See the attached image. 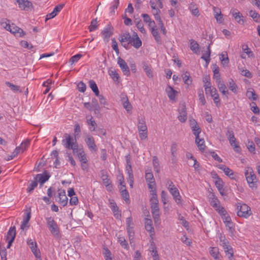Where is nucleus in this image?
Masks as SVG:
<instances>
[{
    "mask_svg": "<svg viewBox=\"0 0 260 260\" xmlns=\"http://www.w3.org/2000/svg\"><path fill=\"white\" fill-rule=\"evenodd\" d=\"M117 63L123 74L127 77L131 75L130 70L125 61L119 57L118 58Z\"/></svg>",
    "mask_w": 260,
    "mask_h": 260,
    "instance_id": "obj_12",
    "label": "nucleus"
},
{
    "mask_svg": "<svg viewBox=\"0 0 260 260\" xmlns=\"http://www.w3.org/2000/svg\"><path fill=\"white\" fill-rule=\"evenodd\" d=\"M46 220L51 234L54 236H58L59 235V229L54 219L52 217H47Z\"/></svg>",
    "mask_w": 260,
    "mask_h": 260,
    "instance_id": "obj_8",
    "label": "nucleus"
},
{
    "mask_svg": "<svg viewBox=\"0 0 260 260\" xmlns=\"http://www.w3.org/2000/svg\"><path fill=\"white\" fill-rule=\"evenodd\" d=\"M213 79L215 80L216 82L221 80L220 75L219 73V69L218 67L215 66L213 69Z\"/></svg>",
    "mask_w": 260,
    "mask_h": 260,
    "instance_id": "obj_49",
    "label": "nucleus"
},
{
    "mask_svg": "<svg viewBox=\"0 0 260 260\" xmlns=\"http://www.w3.org/2000/svg\"><path fill=\"white\" fill-rule=\"evenodd\" d=\"M136 26L138 28V29L142 33L145 34L146 32V30L144 28L143 24L141 21V20L139 19L138 21H136Z\"/></svg>",
    "mask_w": 260,
    "mask_h": 260,
    "instance_id": "obj_63",
    "label": "nucleus"
},
{
    "mask_svg": "<svg viewBox=\"0 0 260 260\" xmlns=\"http://www.w3.org/2000/svg\"><path fill=\"white\" fill-rule=\"evenodd\" d=\"M226 135L229 141L230 145L233 147L234 151L238 153L240 152L241 148L236 141V139L235 137L233 130L231 129H228L226 133Z\"/></svg>",
    "mask_w": 260,
    "mask_h": 260,
    "instance_id": "obj_5",
    "label": "nucleus"
},
{
    "mask_svg": "<svg viewBox=\"0 0 260 260\" xmlns=\"http://www.w3.org/2000/svg\"><path fill=\"white\" fill-rule=\"evenodd\" d=\"M182 78L183 80V82L187 86H189L192 83V78L190 75V73L186 71L182 75Z\"/></svg>",
    "mask_w": 260,
    "mask_h": 260,
    "instance_id": "obj_34",
    "label": "nucleus"
},
{
    "mask_svg": "<svg viewBox=\"0 0 260 260\" xmlns=\"http://www.w3.org/2000/svg\"><path fill=\"white\" fill-rule=\"evenodd\" d=\"M109 74L114 82H116L118 80L119 76L115 70H110L109 71Z\"/></svg>",
    "mask_w": 260,
    "mask_h": 260,
    "instance_id": "obj_56",
    "label": "nucleus"
},
{
    "mask_svg": "<svg viewBox=\"0 0 260 260\" xmlns=\"http://www.w3.org/2000/svg\"><path fill=\"white\" fill-rule=\"evenodd\" d=\"M244 175L249 186L252 189L256 188L257 179L252 168L249 167L245 168Z\"/></svg>",
    "mask_w": 260,
    "mask_h": 260,
    "instance_id": "obj_1",
    "label": "nucleus"
},
{
    "mask_svg": "<svg viewBox=\"0 0 260 260\" xmlns=\"http://www.w3.org/2000/svg\"><path fill=\"white\" fill-rule=\"evenodd\" d=\"M170 193L172 194L173 199L177 204L181 203V197L179 191L177 187H174L169 190Z\"/></svg>",
    "mask_w": 260,
    "mask_h": 260,
    "instance_id": "obj_22",
    "label": "nucleus"
},
{
    "mask_svg": "<svg viewBox=\"0 0 260 260\" xmlns=\"http://www.w3.org/2000/svg\"><path fill=\"white\" fill-rule=\"evenodd\" d=\"M237 215L240 217L248 218L252 214V212L250 207L246 204L239 203L237 205Z\"/></svg>",
    "mask_w": 260,
    "mask_h": 260,
    "instance_id": "obj_2",
    "label": "nucleus"
},
{
    "mask_svg": "<svg viewBox=\"0 0 260 260\" xmlns=\"http://www.w3.org/2000/svg\"><path fill=\"white\" fill-rule=\"evenodd\" d=\"M119 4V0H114L111 6L110 7V14L111 15H114L115 12V10L117 9V7Z\"/></svg>",
    "mask_w": 260,
    "mask_h": 260,
    "instance_id": "obj_48",
    "label": "nucleus"
},
{
    "mask_svg": "<svg viewBox=\"0 0 260 260\" xmlns=\"http://www.w3.org/2000/svg\"><path fill=\"white\" fill-rule=\"evenodd\" d=\"M218 168L223 171L226 175L233 178L234 172L231 169L223 165H219Z\"/></svg>",
    "mask_w": 260,
    "mask_h": 260,
    "instance_id": "obj_35",
    "label": "nucleus"
},
{
    "mask_svg": "<svg viewBox=\"0 0 260 260\" xmlns=\"http://www.w3.org/2000/svg\"><path fill=\"white\" fill-rule=\"evenodd\" d=\"M62 144L67 149H71L77 144L76 138H74L68 134H65L62 140Z\"/></svg>",
    "mask_w": 260,
    "mask_h": 260,
    "instance_id": "obj_7",
    "label": "nucleus"
},
{
    "mask_svg": "<svg viewBox=\"0 0 260 260\" xmlns=\"http://www.w3.org/2000/svg\"><path fill=\"white\" fill-rule=\"evenodd\" d=\"M151 32L157 43L158 44H161V38L159 34L157 28L153 27V28L151 29Z\"/></svg>",
    "mask_w": 260,
    "mask_h": 260,
    "instance_id": "obj_37",
    "label": "nucleus"
},
{
    "mask_svg": "<svg viewBox=\"0 0 260 260\" xmlns=\"http://www.w3.org/2000/svg\"><path fill=\"white\" fill-rule=\"evenodd\" d=\"M190 126L193 134L196 136V138L199 137V134L201 132V129L198 124L194 120L193 121H190Z\"/></svg>",
    "mask_w": 260,
    "mask_h": 260,
    "instance_id": "obj_29",
    "label": "nucleus"
},
{
    "mask_svg": "<svg viewBox=\"0 0 260 260\" xmlns=\"http://www.w3.org/2000/svg\"><path fill=\"white\" fill-rule=\"evenodd\" d=\"M215 184L219 191L222 194V191L223 190V181L221 179H218V180L215 181Z\"/></svg>",
    "mask_w": 260,
    "mask_h": 260,
    "instance_id": "obj_59",
    "label": "nucleus"
},
{
    "mask_svg": "<svg viewBox=\"0 0 260 260\" xmlns=\"http://www.w3.org/2000/svg\"><path fill=\"white\" fill-rule=\"evenodd\" d=\"M19 8L22 10L28 11L32 7V3L28 0H15Z\"/></svg>",
    "mask_w": 260,
    "mask_h": 260,
    "instance_id": "obj_16",
    "label": "nucleus"
},
{
    "mask_svg": "<svg viewBox=\"0 0 260 260\" xmlns=\"http://www.w3.org/2000/svg\"><path fill=\"white\" fill-rule=\"evenodd\" d=\"M102 34L104 39H108L112 35V33L110 27H106L102 31Z\"/></svg>",
    "mask_w": 260,
    "mask_h": 260,
    "instance_id": "obj_57",
    "label": "nucleus"
},
{
    "mask_svg": "<svg viewBox=\"0 0 260 260\" xmlns=\"http://www.w3.org/2000/svg\"><path fill=\"white\" fill-rule=\"evenodd\" d=\"M122 105H123V107L127 111V112H128L131 111V110L132 109V106L131 104H130V103L129 102L127 97L123 98L122 99Z\"/></svg>",
    "mask_w": 260,
    "mask_h": 260,
    "instance_id": "obj_44",
    "label": "nucleus"
},
{
    "mask_svg": "<svg viewBox=\"0 0 260 260\" xmlns=\"http://www.w3.org/2000/svg\"><path fill=\"white\" fill-rule=\"evenodd\" d=\"M190 48L194 53L197 54L199 53V45L193 40L190 41Z\"/></svg>",
    "mask_w": 260,
    "mask_h": 260,
    "instance_id": "obj_42",
    "label": "nucleus"
},
{
    "mask_svg": "<svg viewBox=\"0 0 260 260\" xmlns=\"http://www.w3.org/2000/svg\"><path fill=\"white\" fill-rule=\"evenodd\" d=\"M145 227L146 231L149 233L151 240H153L155 232L153 227L152 221L151 219L148 218L145 219Z\"/></svg>",
    "mask_w": 260,
    "mask_h": 260,
    "instance_id": "obj_17",
    "label": "nucleus"
},
{
    "mask_svg": "<svg viewBox=\"0 0 260 260\" xmlns=\"http://www.w3.org/2000/svg\"><path fill=\"white\" fill-rule=\"evenodd\" d=\"M178 118L181 122H185L187 120V112L185 106L183 105L181 109L179 110Z\"/></svg>",
    "mask_w": 260,
    "mask_h": 260,
    "instance_id": "obj_28",
    "label": "nucleus"
},
{
    "mask_svg": "<svg viewBox=\"0 0 260 260\" xmlns=\"http://www.w3.org/2000/svg\"><path fill=\"white\" fill-rule=\"evenodd\" d=\"M130 44L136 49H138L142 46V41L138 37L137 32H133Z\"/></svg>",
    "mask_w": 260,
    "mask_h": 260,
    "instance_id": "obj_20",
    "label": "nucleus"
},
{
    "mask_svg": "<svg viewBox=\"0 0 260 260\" xmlns=\"http://www.w3.org/2000/svg\"><path fill=\"white\" fill-rule=\"evenodd\" d=\"M219 239L220 241L221 242L220 245L223 247L226 255L230 260H233L234 251L233 248L230 245L229 241L224 236H221Z\"/></svg>",
    "mask_w": 260,
    "mask_h": 260,
    "instance_id": "obj_4",
    "label": "nucleus"
},
{
    "mask_svg": "<svg viewBox=\"0 0 260 260\" xmlns=\"http://www.w3.org/2000/svg\"><path fill=\"white\" fill-rule=\"evenodd\" d=\"M132 36H131L129 32H125L122 34L120 36L119 41L121 43L123 46L127 49L128 45L130 44L132 40Z\"/></svg>",
    "mask_w": 260,
    "mask_h": 260,
    "instance_id": "obj_15",
    "label": "nucleus"
},
{
    "mask_svg": "<svg viewBox=\"0 0 260 260\" xmlns=\"http://www.w3.org/2000/svg\"><path fill=\"white\" fill-rule=\"evenodd\" d=\"M142 68L145 71L147 76L149 78H153V73L152 70L151 65L148 64L146 62L143 61L142 62Z\"/></svg>",
    "mask_w": 260,
    "mask_h": 260,
    "instance_id": "obj_27",
    "label": "nucleus"
},
{
    "mask_svg": "<svg viewBox=\"0 0 260 260\" xmlns=\"http://www.w3.org/2000/svg\"><path fill=\"white\" fill-rule=\"evenodd\" d=\"M64 6V5L63 4L56 6L54 8L53 11L51 13L47 15L46 21L55 17L57 15L58 13L62 9Z\"/></svg>",
    "mask_w": 260,
    "mask_h": 260,
    "instance_id": "obj_23",
    "label": "nucleus"
},
{
    "mask_svg": "<svg viewBox=\"0 0 260 260\" xmlns=\"http://www.w3.org/2000/svg\"><path fill=\"white\" fill-rule=\"evenodd\" d=\"M166 91L170 100H174L175 99L176 94L178 92L172 87L168 85L166 88Z\"/></svg>",
    "mask_w": 260,
    "mask_h": 260,
    "instance_id": "obj_32",
    "label": "nucleus"
},
{
    "mask_svg": "<svg viewBox=\"0 0 260 260\" xmlns=\"http://www.w3.org/2000/svg\"><path fill=\"white\" fill-rule=\"evenodd\" d=\"M16 236V228L15 226H11L8 232H7L6 236V241L8 242L7 248H10L12 243L15 239Z\"/></svg>",
    "mask_w": 260,
    "mask_h": 260,
    "instance_id": "obj_13",
    "label": "nucleus"
},
{
    "mask_svg": "<svg viewBox=\"0 0 260 260\" xmlns=\"http://www.w3.org/2000/svg\"><path fill=\"white\" fill-rule=\"evenodd\" d=\"M84 141L91 152H95L98 151V147L93 136L89 134H86L84 137Z\"/></svg>",
    "mask_w": 260,
    "mask_h": 260,
    "instance_id": "obj_9",
    "label": "nucleus"
},
{
    "mask_svg": "<svg viewBox=\"0 0 260 260\" xmlns=\"http://www.w3.org/2000/svg\"><path fill=\"white\" fill-rule=\"evenodd\" d=\"M0 24L7 30H8L11 28L10 21L7 19L3 18L0 20Z\"/></svg>",
    "mask_w": 260,
    "mask_h": 260,
    "instance_id": "obj_51",
    "label": "nucleus"
},
{
    "mask_svg": "<svg viewBox=\"0 0 260 260\" xmlns=\"http://www.w3.org/2000/svg\"><path fill=\"white\" fill-rule=\"evenodd\" d=\"M216 83L219 91L223 95H227L229 94V91L227 87L222 80L217 81Z\"/></svg>",
    "mask_w": 260,
    "mask_h": 260,
    "instance_id": "obj_31",
    "label": "nucleus"
},
{
    "mask_svg": "<svg viewBox=\"0 0 260 260\" xmlns=\"http://www.w3.org/2000/svg\"><path fill=\"white\" fill-rule=\"evenodd\" d=\"M58 202L62 206H65L68 203V198L66 194V191L64 190H58Z\"/></svg>",
    "mask_w": 260,
    "mask_h": 260,
    "instance_id": "obj_19",
    "label": "nucleus"
},
{
    "mask_svg": "<svg viewBox=\"0 0 260 260\" xmlns=\"http://www.w3.org/2000/svg\"><path fill=\"white\" fill-rule=\"evenodd\" d=\"M177 145L176 143H173L171 147V154L172 156V160L175 161L177 155Z\"/></svg>",
    "mask_w": 260,
    "mask_h": 260,
    "instance_id": "obj_53",
    "label": "nucleus"
},
{
    "mask_svg": "<svg viewBox=\"0 0 260 260\" xmlns=\"http://www.w3.org/2000/svg\"><path fill=\"white\" fill-rule=\"evenodd\" d=\"M195 142L199 149L202 152H203L206 147L205 144L204 140L203 139H201L200 137H197L196 138Z\"/></svg>",
    "mask_w": 260,
    "mask_h": 260,
    "instance_id": "obj_38",
    "label": "nucleus"
},
{
    "mask_svg": "<svg viewBox=\"0 0 260 260\" xmlns=\"http://www.w3.org/2000/svg\"><path fill=\"white\" fill-rule=\"evenodd\" d=\"M89 87H90V88L93 91V92L95 93V95L99 96L100 92H99L98 87L95 82L93 80H90L89 81Z\"/></svg>",
    "mask_w": 260,
    "mask_h": 260,
    "instance_id": "obj_45",
    "label": "nucleus"
},
{
    "mask_svg": "<svg viewBox=\"0 0 260 260\" xmlns=\"http://www.w3.org/2000/svg\"><path fill=\"white\" fill-rule=\"evenodd\" d=\"M219 214L221 215V218L223 222L225 223L227 230L230 232L233 233L234 230V224L233 222L232 221L231 217L227 214L226 211L225 213Z\"/></svg>",
    "mask_w": 260,
    "mask_h": 260,
    "instance_id": "obj_10",
    "label": "nucleus"
},
{
    "mask_svg": "<svg viewBox=\"0 0 260 260\" xmlns=\"http://www.w3.org/2000/svg\"><path fill=\"white\" fill-rule=\"evenodd\" d=\"M209 253L210 255L215 259L219 260L221 257L219 249L216 247H210L209 248Z\"/></svg>",
    "mask_w": 260,
    "mask_h": 260,
    "instance_id": "obj_33",
    "label": "nucleus"
},
{
    "mask_svg": "<svg viewBox=\"0 0 260 260\" xmlns=\"http://www.w3.org/2000/svg\"><path fill=\"white\" fill-rule=\"evenodd\" d=\"M92 109H93L95 113H99L100 111V107L98 104V101L96 99L93 98L91 101Z\"/></svg>",
    "mask_w": 260,
    "mask_h": 260,
    "instance_id": "obj_50",
    "label": "nucleus"
},
{
    "mask_svg": "<svg viewBox=\"0 0 260 260\" xmlns=\"http://www.w3.org/2000/svg\"><path fill=\"white\" fill-rule=\"evenodd\" d=\"M139 137L141 140H145L148 137L147 130H138Z\"/></svg>",
    "mask_w": 260,
    "mask_h": 260,
    "instance_id": "obj_64",
    "label": "nucleus"
},
{
    "mask_svg": "<svg viewBox=\"0 0 260 260\" xmlns=\"http://www.w3.org/2000/svg\"><path fill=\"white\" fill-rule=\"evenodd\" d=\"M38 185V181L37 180V179H36L35 178H34V180L31 181L27 188V192H31L34 190V189Z\"/></svg>",
    "mask_w": 260,
    "mask_h": 260,
    "instance_id": "obj_54",
    "label": "nucleus"
},
{
    "mask_svg": "<svg viewBox=\"0 0 260 260\" xmlns=\"http://www.w3.org/2000/svg\"><path fill=\"white\" fill-rule=\"evenodd\" d=\"M145 179L148 188H153L154 185H156L155 179L152 172H146L145 173Z\"/></svg>",
    "mask_w": 260,
    "mask_h": 260,
    "instance_id": "obj_24",
    "label": "nucleus"
},
{
    "mask_svg": "<svg viewBox=\"0 0 260 260\" xmlns=\"http://www.w3.org/2000/svg\"><path fill=\"white\" fill-rule=\"evenodd\" d=\"M151 213L155 222L159 220L160 212L158 205L151 204Z\"/></svg>",
    "mask_w": 260,
    "mask_h": 260,
    "instance_id": "obj_21",
    "label": "nucleus"
},
{
    "mask_svg": "<svg viewBox=\"0 0 260 260\" xmlns=\"http://www.w3.org/2000/svg\"><path fill=\"white\" fill-rule=\"evenodd\" d=\"M27 244L29 246L35 256L37 258L40 257L41 253L40 250L37 249V244L36 242H35L32 239H29L27 240Z\"/></svg>",
    "mask_w": 260,
    "mask_h": 260,
    "instance_id": "obj_14",
    "label": "nucleus"
},
{
    "mask_svg": "<svg viewBox=\"0 0 260 260\" xmlns=\"http://www.w3.org/2000/svg\"><path fill=\"white\" fill-rule=\"evenodd\" d=\"M121 195L122 198L125 200L126 203H129V195L126 189H124L121 191Z\"/></svg>",
    "mask_w": 260,
    "mask_h": 260,
    "instance_id": "obj_58",
    "label": "nucleus"
},
{
    "mask_svg": "<svg viewBox=\"0 0 260 260\" xmlns=\"http://www.w3.org/2000/svg\"><path fill=\"white\" fill-rule=\"evenodd\" d=\"M204 87L206 93L207 94H210L213 100L214 103L218 107L220 105V100L217 89L214 87H212L211 86H208L207 85H204Z\"/></svg>",
    "mask_w": 260,
    "mask_h": 260,
    "instance_id": "obj_3",
    "label": "nucleus"
},
{
    "mask_svg": "<svg viewBox=\"0 0 260 260\" xmlns=\"http://www.w3.org/2000/svg\"><path fill=\"white\" fill-rule=\"evenodd\" d=\"M229 89L234 93H236L238 91V87L234 81L231 79L228 84Z\"/></svg>",
    "mask_w": 260,
    "mask_h": 260,
    "instance_id": "obj_47",
    "label": "nucleus"
},
{
    "mask_svg": "<svg viewBox=\"0 0 260 260\" xmlns=\"http://www.w3.org/2000/svg\"><path fill=\"white\" fill-rule=\"evenodd\" d=\"M50 177V176L49 174L43 173L37 174L35 178L37 179L38 182H39L40 186H42L49 179Z\"/></svg>",
    "mask_w": 260,
    "mask_h": 260,
    "instance_id": "obj_30",
    "label": "nucleus"
},
{
    "mask_svg": "<svg viewBox=\"0 0 260 260\" xmlns=\"http://www.w3.org/2000/svg\"><path fill=\"white\" fill-rule=\"evenodd\" d=\"M86 118H87V117H86ZM86 123H87L89 129L91 132H93L95 130L97 124L92 116H91L89 119L87 118Z\"/></svg>",
    "mask_w": 260,
    "mask_h": 260,
    "instance_id": "obj_41",
    "label": "nucleus"
},
{
    "mask_svg": "<svg viewBox=\"0 0 260 260\" xmlns=\"http://www.w3.org/2000/svg\"><path fill=\"white\" fill-rule=\"evenodd\" d=\"M249 15L253 20L256 22L260 21V15L255 11L251 10L249 11Z\"/></svg>",
    "mask_w": 260,
    "mask_h": 260,
    "instance_id": "obj_55",
    "label": "nucleus"
},
{
    "mask_svg": "<svg viewBox=\"0 0 260 260\" xmlns=\"http://www.w3.org/2000/svg\"><path fill=\"white\" fill-rule=\"evenodd\" d=\"M6 84L9 86L12 90L14 92H21L20 87L17 85H15L10 83V82H6Z\"/></svg>",
    "mask_w": 260,
    "mask_h": 260,
    "instance_id": "obj_61",
    "label": "nucleus"
},
{
    "mask_svg": "<svg viewBox=\"0 0 260 260\" xmlns=\"http://www.w3.org/2000/svg\"><path fill=\"white\" fill-rule=\"evenodd\" d=\"M159 12L160 10L157 8L155 10H153L152 11L153 14L154 15L156 21L158 22V25L160 27L161 31L163 35H166L167 34V30L162 20H161V17L159 15Z\"/></svg>",
    "mask_w": 260,
    "mask_h": 260,
    "instance_id": "obj_11",
    "label": "nucleus"
},
{
    "mask_svg": "<svg viewBox=\"0 0 260 260\" xmlns=\"http://www.w3.org/2000/svg\"><path fill=\"white\" fill-rule=\"evenodd\" d=\"M210 55H211V50H210V45H209L207 48V50L206 51V52L203 53V54L202 55V56L201 57L202 59H203L206 61L207 66L209 64V63L210 61Z\"/></svg>",
    "mask_w": 260,
    "mask_h": 260,
    "instance_id": "obj_43",
    "label": "nucleus"
},
{
    "mask_svg": "<svg viewBox=\"0 0 260 260\" xmlns=\"http://www.w3.org/2000/svg\"><path fill=\"white\" fill-rule=\"evenodd\" d=\"M137 127L138 130H147L145 119L144 117H138Z\"/></svg>",
    "mask_w": 260,
    "mask_h": 260,
    "instance_id": "obj_39",
    "label": "nucleus"
},
{
    "mask_svg": "<svg viewBox=\"0 0 260 260\" xmlns=\"http://www.w3.org/2000/svg\"><path fill=\"white\" fill-rule=\"evenodd\" d=\"M150 242L151 244L149 248V251L151 252L153 260H159V257L156 250V247L153 240H151Z\"/></svg>",
    "mask_w": 260,
    "mask_h": 260,
    "instance_id": "obj_25",
    "label": "nucleus"
},
{
    "mask_svg": "<svg viewBox=\"0 0 260 260\" xmlns=\"http://www.w3.org/2000/svg\"><path fill=\"white\" fill-rule=\"evenodd\" d=\"M8 31L18 37H22L25 34L22 29L16 26L14 24L11 25V28L9 29Z\"/></svg>",
    "mask_w": 260,
    "mask_h": 260,
    "instance_id": "obj_18",
    "label": "nucleus"
},
{
    "mask_svg": "<svg viewBox=\"0 0 260 260\" xmlns=\"http://www.w3.org/2000/svg\"><path fill=\"white\" fill-rule=\"evenodd\" d=\"M246 95L249 99L255 101L257 99V96L255 93L254 90L252 88H249L246 92Z\"/></svg>",
    "mask_w": 260,
    "mask_h": 260,
    "instance_id": "obj_46",
    "label": "nucleus"
},
{
    "mask_svg": "<svg viewBox=\"0 0 260 260\" xmlns=\"http://www.w3.org/2000/svg\"><path fill=\"white\" fill-rule=\"evenodd\" d=\"M198 94L200 102L202 104V105H205L206 102L204 97V91L203 89H199L198 91Z\"/></svg>",
    "mask_w": 260,
    "mask_h": 260,
    "instance_id": "obj_52",
    "label": "nucleus"
},
{
    "mask_svg": "<svg viewBox=\"0 0 260 260\" xmlns=\"http://www.w3.org/2000/svg\"><path fill=\"white\" fill-rule=\"evenodd\" d=\"M110 204V208L113 212L114 216L116 218H119L121 217V214L117 205L115 203H111Z\"/></svg>",
    "mask_w": 260,
    "mask_h": 260,
    "instance_id": "obj_40",
    "label": "nucleus"
},
{
    "mask_svg": "<svg viewBox=\"0 0 260 260\" xmlns=\"http://www.w3.org/2000/svg\"><path fill=\"white\" fill-rule=\"evenodd\" d=\"M242 50L243 53L241 55L242 58H245L246 55H247L249 57L253 56V54L252 52L251 51L250 49L248 48L247 45H244L242 46Z\"/></svg>",
    "mask_w": 260,
    "mask_h": 260,
    "instance_id": "obj_36",
    "label": "nucleus"
},
{
    "mask_svg": "<svg viewBox=\"0 0 260 260\" xmlns=\"http://www.w3.org/2000/svg\"><path fill=\"white\" fill-rule=\"evenodd\" d=\"M29 145V140H26L22 142L20 146L19 147H17L16 148H19V151H20V152H23L24 150H26V149L28 147V146Z\"/></svg>",
    "mask_w": 260,
    "mask_h": 260,
    "instance_id": "obj_62",
    "label": "nucleus"
},
{
    "mask_svg": "<svg viewBox=\"0 0 260 260\" xmlns=\"http://www.w3.org/2000/svg\"><path fill=\"white\" fill-rule=\"evenodd\" d=\"M209 201L211 206L214 208L218 214H223L225 212V209L220 206L219 201L213 194L209 197Z\"/></svg>",
    "mask_w": 260,
    "mask_h": 260,
    "instance_id": "obj_6",
    "label": "nucleus"
},
{
    "mask_svg": "<svg viewBox=\"0 0 260 260\" xmlns=\"http://www.w3.org/2000/svg\"><path fill=\"white\" fill-rule=\"evenodd\" d=\"M103 254L105 260H113L111 256V252L108 248H104Z\"/></svg>",
    "mask_w": 260,
    "mask_h": 260,
    "instance_id": "obj_60",
    "label": "nucleus"
},
{
    "mask_svg": "<svg viewBox=\"0 0 260 260\" xmlns=\"http://www.w3.org/2000/svg\"><path fill=\"white\" fill-rule=\"evenodd\" d=\"M101 178L102 179L103 184L107 187L108 190H111L112 189V185H111V182L108 178V176L106 172L103 171L101 173Z\"/></svg>",
    "mask_w": 260,
    "mask_h": 260,
    "instance_id": "obj_26",
    "label": "nucleus"
}]
</instances>
